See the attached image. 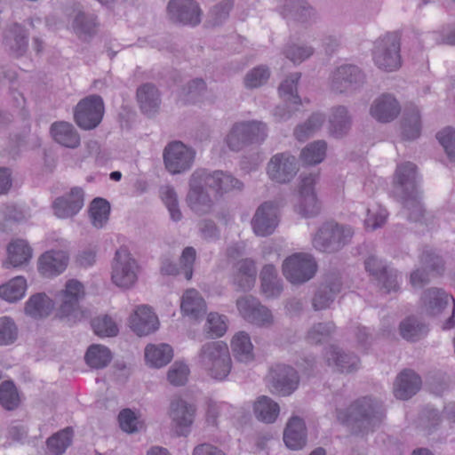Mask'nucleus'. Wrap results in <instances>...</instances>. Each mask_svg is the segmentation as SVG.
I'll return each mask as SVG.
<instances>
[{"mask_svg": "<svg viewBox=\"0 0 455 455\" xmlns=\"http://www.w3.org/2000/svg\"><path fill=\"white\" fill-rule=\"evenodd\" d=\"M417 167L407 162L397 166L395 180L401 188V199L408 220L418 222L423 216V206L419 200Z\"/></svg>", "mask_w": 455, "mask_h": 455, "instance_id": "obj_1", "label": "nucleus"}, {"mask_svg": "<svg viewBox=\"0 0 455 455\" xmlns=\"http://www.w3.org/2000/svg\"><path fill=\"white\" fill-rule=\"evenodd\" d=\"M385 417V410L380 401L363 397L355 401L348 408L346 423L356 434H366L379 426Z\"/></svg>", "mask_w": 455, "mask_h": 455, "instance_id": "obj_2", "label": "nucleus"}, {"mask_svg": "<svg viewBox=\"0 0 455 455\" xmlns=\"http://www.w3.org/2000/svg\"><path fill=\"white\" fill-rule=\"evenodd\" d=\"M199 367L211 378L225 379L231 371L228 347L223 341H210L202 346L197 356Z\"/></svg>", "mask_w": 455, "mask_h": 455, "instance_id": "obj_3", "label": "nucleus"}, {"mask_svg": "<svg viewBox=\"0 0 455 455\" xmlns=\"http://www.w3.org/2000/svg\"><path fill=\"white\" fill-rule=\"evenodd\" d=\"M267 134L268 128L264 122L241 121L233 124L225 140L232 151H240L250 145L262 144Z\"/></svg>", "mask_w": 455, "mask_h": 455, "instance_id": "obj_4", "label": "nucleus"}, {"mask_svg": "<svg viewBox=\"0 0 455 455\" xmlns=\"http://www.w3.org/2000/svg\"><path fill=\"white\" fill-rule=\"evenodd\" d=\"M400 38L395 33H387L376 40L372 52L375 65L385 71H395L401 66Z\"/></svg>", "mask_w": 455, "mask_h": 455, "instance_id": "obj_5", "label": "nucleus"}, {"mask_svg": "<svg viewBox=\"0 0 455 455\" xmlns=\"http://www.w3.org/2000/svg\"><path fill=\"white\" fill-rule=\"evenodd\" d=\"M422 309L428 315H438L445 308L451 306V316L444 323L443 329L450 330L455 328V299L452 295L446 292L443 289L431 287L425 290L420 297Z\"/></svg>", "mask_w": 455, "mask_h": 455, "instance_id": "obj_6", "label": "nucleus"}, {"mask_svg": "<svg viewBox=\"0 0 455 455\" xmlns=\"http://www.w3.org/2000/svg\"><path fill=\"white\" fill-rule=\"evenodd\" d=\"M317 264L314 258L307 253L297 252L286 258L283 263V274L293 284L307 282L314 277Z\"/></svg>", "mask_w": 455, "mask_h": 455, "instance_id": "obj_7", "label": "nucleus"}, {"mask_svg": "<svg viewBox=\"0 0 455 455\" xmlns=\"http://www.w3.org/2000/svg\"><path fill=\"white\" fill-rule=\"evenodd\" d=\"M138 269L136 260L126 248L121 247L116 251L111 279L116 286L126 289L132 287L137 281Z\"/></svg>", "mask_w": 455, "mask_h": 455, "instance_id": "obj_8", "label": "nucleus"}, {"mask_svg": "<svg viewBox=\"0 0 455 455\" xmlns=\"http://www.w3.org/2000/svg\"><path fill=\"white\" fill-rule=\"evenodd\" d=\"M195 156L193 148L179 140L168 143L163 153L165 168L172 174L189 170L193 165Z\"/></svg>", "mask_w": 455, "mask_h": 455, "instance_id": "obj_9", "label": "nucleus"}, {"mask_svg": "<svg viewBox=\"0 0 455 455\" xmlns=\"http://www.w3.org/2000/svg\"><path fill=\"white\" fill-rule=\"evenodd\" d=\"M104 114L103 100L99 95H90L81 100L75 109V121L84 130L97 127Z\"/></svg>", "mask_w": 455, "mask_h": 455, "instance_id": "obj_10", "label": "nucleus"}, {"mask_svg": "<svg viewBox=\"0 0 455 455\" xmlns=\"http://www.w3.org/2000/svg\"><path fill=\"white\" fill-rule=\"evenodd\" d=\"M202 172H194L189 179V190L186 202L189 209L196 215L210 214L213 211L214 200L204 188Z\"/></svg>", "mask_w": 455, "mask_h": 455, "instance_id": "obj_11", "label": "nucleus"}, {"mask_svg": "<svg viewBox=\"0 0 455 455\" xmlns=\"http://www.w3.org/2000/svg\"><path fill=\"white\" fill-rule=\"evenodd\" d=\"M365 83L363 72L355 65L344 64L338 67L331 76V90L338 93H347L361 88Z\"/></svg>", "mask_w": 455, "mask_h": 455, "instance_id": "obj_12", "label": "nucleus"}, {"mask_svg": "<svg viewBox=\"0 0 455 455\" xmlns=\"http://www.w3.org/2000/svg\"><path fill=\"white\" fill-rule=\"evenodd\" d=\"M236 307L241 316L250 323L260 327H267L273 323L271 311L251 295L239 298Z\"/></svg>", "mask_w": 455, "mask_h": 455, "instance_id": "obj_13", "label": "nucleus"}, {"mask_svg": "<svg viewBox=\"0 0 455 455\" xmlns=\"http://www.w3.org/2000/svg\"><path fill=\"white\" fill-rule=\"evenodd\" d=\"M299 164L296 157L289 152L275 154L267 165L269 179L277 183H288L297 174Z\"/></svg>", "mask_w": 455, "mask_h": 455, "instance_id": "obj_14", "label": "nucleus"}, {"mask_svg": "<svg viewBox=\"0 0 455 455\" xmlns=\"http://www.w3.org/2000/svg\"><path fill=\"white\" fill-rule=\"evenodd\" d=\"M300 77V73H292L281 83L278 88L281 98L286 104L294 105V110H298L297 107L301 104V99L297 93V86ZM288 108L290 106L275 108L274 116L278 121H286L291 118L292 112Z\"/></svg>", "mask_w": 455, "mask_h": 455, "instance_id": "obj_15", "label": "nucleus"}, {"mask_svg": "<svg viewBox=\"0 0 455 455\" xmlns=\"http://www.w3.org/2000/svg\"><path fill=\"white\" fill-rule=\"evenodd\" d=\"M269 382L274 392L290 395L299 386V377L295 369L285 364H275L269 371Z\"/></svg>", "mask_w": 455, "mask_h": 455, "instance_id": "obj_16", "label": "nucleus"}, {"mask_svg": "<svg viewBox=\"0 0 455 455\" xmlns=\"http://www.w3.org/2000/svg\"><path fill=\"white\" fill-rule=\"evenodd\" d=\"M167 10L173 22L192 27L201 22L202 11L195 0H171Z\"/></svg>", "mask_w": 455, "mask_h": 455, "instance_id": "obj_17", "label": "nucleus"}, {"mask_svg": "<svg viewBox=\"0 0 455 455\" xmlns=\"http://www.w3.org/2000/svg\"><path fill=\"white\" fill-rule=\"evenodd\" d=\"M84 204V193L79 187H74L68 193L57 197L52 203L53 213L60 219H68L76 215Z\"/></svg>", "mask_w": 455, "mask_h": 455, "instance_id": "obj_18", "label": "nucleus"}, {"mask_svg": "<svg viewBox=\"0 0 455 455\" xmlns=\"http://www.w3.org/2000/svg\"><path fill=\"white\" fill-rule=\"evenodd\" d=\"M316 174L301 176L299 185V212L306 218L314 217L320 212V204L315 193Z\"/></svg>", "mask_w": 455, "mask_h": 455, "instance_id": "obj_19", "label": "nucleus"}, {"mask_svg": "<svg viewBox=\"0 0 455 455\" xmlns=\"http://www.w3.org/2000/svg\"><path fill=\"white\" fill-rule=\"evenodd\" d=\"M60 295L61 304L59 308V316L60 318H76L79 315V300L84 295L83 284L77 280H68Z\"/></svg>", "mask_w": 455, "mask_h": 455, "instance_id": "obj_20", "label": "nucleus"}, {"mask_svg": "<svg viewBox=\"0 0 455 455\" xmlns=\"http://www.w3.org/2000/svg\"><path fill=\"white\" fill-rule=\"evenodd\" d=\"M278 225L277 206L272 202H265L259 206L252 220L254 233L259 236L271 235Z\"/></svg>", "mask_w": 455, "mask_h": 455, "instance_id": "obj_21", "label": "nucleus"}, {"mask_svg": "<svg viewBox=\"0 0 455 455\" xmlns=\"http://www.w3.org/2000/svg\"><path fill=\"white\" fill-rule=\"evenodd\" d=\"M196 172H202L201 178L204 185L220 196L233 189L241 190L243 188V183L240 180L222 171L210 172L206 170H196Z\"/></svg>", "mask_w": 455, "mask_h": 455, "instance_id": "obj_22", "label": "nucleus"}, {"mask_svg": "<svg viewBox=\"0 0 455 455\" xmlns=\"http://www.w3.org/2000/svg\"><path fill=\"white\" fill-rule=\"evenodd\" d=\"M68 259V255L64 251H48L38 259V271L44 277L59 275L67 268Z\"/></svg>", "mask_w": 455, "mask_h": 455, "instance_id": "obj_23", "label": "nucleus"}, {"mask_svg": "<svg viewBox=\"0 0 455 455\" xmlns=\"http://www.w3.org/2000/svg\"><path fill=\"white\" fill-rule=\"evenodd\" d=\"M158 326L157 316L148 306L138 307L130 316V327L138 336H147L156 331Z\"/></svg>", "mask_w": 455, "mask_h": 455, "instance_id": "obj_24", "label": "nucleus"}, {"mask_svg": "<svg viewBox=\"0 0 455 455\" xmlns=\"http://www.w3.org/2000/svg\"><path fill=\"white\" fill-rule=\"evenodd\" d=\"M341 291V281L338 276H331L323 283L312 299V306L315 311L323 310L333 303Z\"/></svg>", "mask_w": 455, "mask_h": 455, "instance_id": "obj_25", "label": "nucleus"}, {"mask_svg": "<svg viewBox=\"0 0 455 455\" xmlns=\"http://www.w3.org/2000/svg\"><path fill=\"white\" fill-rule=\"evenodd\" d=\"M195 408L182 399L177 398L171 403L170 416L176 424L177 432L180 435H187L193 423Z\"/></svg>", "mask_w": 455, "mask_h": 455, "instance_id": "obj_26", "label": "nucleus"}, {"mask_svg": "<svg viewBox=\"0 0 455 455\" xmlns=\"http://www.w3.org/2000/svg\"><path fill=\"white\" fill-rule=\"evenodd\" d=\"M329 366L334 367L339 372L350 373L359 368V358L352 353H347L338 347L331 346L325 352Z\"/></svg>", "mask_w": 455, "mask_h": 455, "instance_id": "obj_27", "label": "nucleus"}, {"mask_svg": "<svg viewBox=\"0 0 455 455\" xmlns=\"http://www.w3.org/2000/svg\"><path fill=\"white\" fill-rule=\"evenodd\" d=\"M400 110V105L395 98L390 94H382L373 101L371 115L379 122L388 123L399 115Z\"/></svg>", "mask_w": 455, "mask_h": 455, "instance_id": "obj_28", "label": "nucleus"}, {"mask_svg": "<svg viewBox=\"0 0 455 455\" xmlns=\"http://www.w3.org/2000/svg\"><path fill=\"white\" fill-rule=\"evenodd\" d=\"M283 442L291 450H300L307 443V428L304 420L297 416L291 417L283 432Z\"/></svg>", "mask_w": 455, "mask_h": 455, "instance_id": "obj_29", "label": "nucleus"}, {"mask_svg": "<svg viewBox=\"0 0 455 455\" xmlns=\"http://www.w3.org/2000/svg\"><path fill=\"white\" fill-rule=\"evenodd\" d=\"M420 377L413 371L404 370L396 378L394 385V395L401 400H407L420 388Z\"/></svg>", "mask_w": 455, "mask_h": 455, "instance_id": "obj_30", "label": "nucleus"}, {"mask_svg": "<svg viewBox=\"0 0 455 455\" xmlns=\"http://www.w3.org/2000/svg\"><path fill=\"white\" fill-rule=\"evenodd\" d=\"M3 44L14 57L23 56L28 45V35L20 24H13L6 32Z\"/></svg>", "mask_w": 455, "mask_h": 455, "instance_id": "obj_31", "label": "nucleus"}, {"mask_svg": "<svg viewBox=\"0 0 455 455\" xmlns=\"http://www.w3.org/2000/svg\"><path fill=\"white\" fill-rule=\"evenodd\" d=\"M54 308V301L44 292L31 295L25 303V314L36 320L43 319L51 315Z\"/></svg>", "mask_w": 455, "mask_h": 455, "instance_id": "obj_32", "label": "nucleus"}, {"mask_svg": "<svg viewBox=\"0 0 455 455\" xmlns=\"http://www.w3.org/2000/svg\"><path fill=\"white\" fill-rule=\"evenodd\" d=\"M180 309L183 315L198 320L206 314V303L196 289H188L181 297Z\"/></svg>", "mask_w": 455, "mask_h": 455, "instance_id": "obj_33", "label": "nucleus"}, {"mask_svg": "<svg viewBox=\"0 0 455 455\" xmlns=\"http://www.w3.org/2000/svg\"><path fill=\"white\" fill-rule=\"evenodd\" d=\"M51 134L60 145L76 148L80 145V136L73 124L68 122H55L51 125Z\"/></svg>", "mask_w": 455, "mask_h": 455, "instance_id": "obj_34", "label": "nucleus"}, {"mask_svg": "<svg viewBox=\"0 0 455 455\" xmlns=\"http://www.w3.org/2000/svg\"><path fill=\"white\" fill-rule=\"evenodd\" d=\"M7 259L4 265L18 267H21L32 258V249L28 243L23 239H14L7 246Z\"/></svg>", "mask_w": 455, "mask_h": 455, "instance_id": "obj_35", "label": "nucleus"}, {"mask_svg": "<svg viewBox=\"0 0 455 455\" xmlns=\"http://www.w3.org/2000/svg\"><path fill=\"white\" fill-rule=\"evenodd\" d=\"M99 21L93 13L79 11L72 22L75 34L82 40L92 38L97 32Z\"/></svg>", "mask_w": 455, "mask_h": 455, "instance_id": "obj_36", "label": "nucleus"}, {"mask_svg": "<svg viewBox=\"0 0 455 455\" xmlns=\"http://www.w3.org/2000/svg\"><path fill=\"white\" fill-rule=\"evenodd\" d=\"M257 269L251 259H243L236 263L234 282L242 291L251 290L256 282Z\"/></svg>", "mask_w": 455, "mask_h": 455, "instance_id": "obj_37", "label": "nucleus"}, {"mask_svg": "<svg viewBox=\"0 0 455 455\" xmlns=\"http://www.w3.org/2000/svg\"><path fill=\"white\" fill-rule=\"evenodd\" d=\"M261 290L267 298L278 297L283 291L281 279L274 265H265L260 272Z\"/></svg>", "mask_w": 455, "mask_h": 455, "instance_id": "obj_38", "label": "nucleus"}, {"mask_svg": "<svg viewBox=\"0 0 455 455\" xmlns=\"http://www.w3.org/2000/svg\"><path fill=\"white\" fill-rule=\"evenodd\" d=\"M401 133L405 140H413L419 137L421 132V120L417 108L405 109L401 121Z\"/></svg>", "mask_w": 455, "mask_h": 455, "instance_id": "obj_39", "label": "nucleus"}, {"mask_svg": "<svg viewBox=\"0 0 455 455\" xmlns=\"http://www.w3.org/2000/svg\"><path fill=\"white\" fill-rule=\"evenodd\" d=\"M231 349L234 357L241 363H249L253 360V345L251 338L245 331H239L231 340Z\"/></svg>", "mask_w": 455, "mask_h": 455, "instance_id": "obj_40", "label": "nucleus"}, {"mask_svg": "<svg viewBox=\"0 0 455 455\" xmlns=\"http://www.w3.org/2000/svg\"><path fill=\"white\" fill-rule=\"evenodd\" d=\"M137 99L143 113L153 114L157 111L160 98L157 88L152 84H145L137 90Z\"/></svg>", "mask_w": 455, "mask_h": 455, "instance_id": "obj_41", "label": "nucleus"}, {"mask_svg": "<svg viewBox=\"0 0 455 455\" xmlns=\"http://www.w3.org/2000/svg\"><path fill=\"white\" fill-rule=\"evenodd\" d=\"M253 411L259 421L273 423L279 415L280 407L279 404L270 397L261 395L254 403Z\"/></svg>", "mask_w": 455, "mask_h": 455, "instance_id": "obj_42", "label": "nucleus"}, {"mask_svg": "<svg viewBox=\"0 0 455 455\" xmlns=\"http://www.w3.org/2000/svg\"><path fill=\"white\" fill-rule=\"evenodd\" d=\"M173 351L168 344H149L145 348V359L153 367L160 368L166 365L172 358Z\"/></svg>", "mask_w": 455, "mask_h": 455, "instance_id": "obj_43", "label": "nucleus"}, {"mask_svg": "<svg viewBox=\"0 0 455 455\" xmlns=\"http://www.w3.org/2000/svg\"><path fill=\"white\" fill-rule=\"evenodd\" d=\"M112 357V353L108 347L100 344H92L87 348L84 360L88 366L98 370L107 367Z\"/></svg>", "mask_w": 455, "mask_h": 455, "instance_id": "obj_44", "label": "nucleus"}, {"mask_svg": "<svg viewBox=\"0 0 455 455\" xmlns=\"http://www.w3.org/2000/svg\"><path fill=\"white\" fill-rule=\"evenodd\" d=\"M401 336L408 341H417L428 332L427 326L414 316H409L399 325Z\"/></svg>", "mask_w": 455, "mask_h": 455, "instance_id": "obj_45", "label": "nucleus"}, {"mask_svg": "<svg viewBox=\"0 0 455 455\" xmlns=\"http://www.w3.org/2000/svg\"><path fill=\"white\" fill-rule=\"evenodd\" d=\"M330 131L339 137L345 134L350 128L351 117L348 115L347 108L344 106H338L331 109L330 117Z\"/></svg>", "mask_w": 455, "mask_h": 455, "instance_id": "obj_46", "label": "nucleus"}, {"mask_svg": "<svg viewBox=\"0 0 455 455\" xmlns=\"http://www.w3.org/2000/svg\"><path fill=\"white\" fill-rule=\"evenodd\" d=\"M73 438V430L71 427H66L54 434L47 439L46 445L48 452L52 455H61L71 444Z\"/></svg>", "mask_w": 455, "mask_h": 455, "instance_id": "obj_47", "label": "nucleus"}, {"mask_svg": "<svg viewBox=\"0 0 455 455\" xmlns=\"http://www.w3.org/2000/svg\"><path fill=\"white\" fill-rule=\"evenodd\" d=\"M332 231L331 243H329V245L325 244V246L319 244L323 252H332L339 250L347 244L353 236V230L350 227L341 226L334 222H332Z\"/></svg>", "mask_w": 455, "mask_h": 455, "instance_id": "obj_48", "label": "nucleus"}, {"mask_svg": "<svg viewBox=\"0 0 455 455\" xmlns=\"http://www.w3.org/2000/svg\"><path fill=\"white\" fill-rule=\"evenodd\" d=\"M313 10L304 0H284L283 14L285 17L305 22L312 15Z\"/></svg>", "mask_w": 455, "mask_h": 455, "instance_id": "obj_49", "label": "nucleus"}, {"mask_svg": "<svg viewBox=\"0 0 455 455\" xmlns=\"http://www.w3.org/2000/svg\"><path fill=\"white\" fill-rule=\"evenodd\" d=\"M27 291V281L23 276H16L2 284V299L16 302L21 299Z\"/></svg>", "mask_w": 455, "mask_h": 455, "instance_id": "obj_50", "label": "nucleus"}, {"mask_svg": "<svg viewBox=\"0 0 455 455\" xmlns=\"http://www.w3.org/2000/svg\"><path fill=\"white\" fill-rule=\"evenodd\" d=\"M325 121V117L321 113L313 114L304 124L298 125L294 131L296 139L304 141L315 134Z\"/></svg>", "mask_w": 455, "mask_h": 455, "instance_id": "obj_51", "label": "nucleus"}, {"mask_svg": "<svg viewBox=\"0 0 455 455\" xmlns=\"http://www.w3.org/2000/svg\"><path fill=\"white\" fill-rule=\"evenodd\" d=\"M110 204L103 198H94L90 205V216L92 225L98 228H102L108 220Z\"/></svg>", "mask_w": 455, "mask_h": 455, "instance_id": "obj_52", "label": "nucleus"}, {"mask_svg": "<svg viewBox=\"0 0 455 455\" xmlns=\"http://www.w3.org/2000/svg\"><path fill=\"white\" fill-rule=\"evenodd\" d=\"M336 329L332 322L314 324L307 332L306 339L310 344H321L330 339Z\"/></svg>", "mask_w": 455, "mask_h": 455, "instance_id": "obj_53", "label": "nucleus"}, {"mask_svg": "<svg viewBox=\"0 0 455 455\" xmlns=\"http://www.w3.org/2000/svg\"><path fill=\"white\" fill-rule=\"evenodd\" d=\"M327 145L323 140H316L308 144L300 154L301 160L306 164H320L325 157Z\"/></svg>", "mask_w": 455, "mask_h": 455, "instance_id": "obj_54", "label": "nucleus"}, {"mask_svg": "<svg viewBox=\"0 0 455 455\" xmlns=\"http://www.w3.org/2000/svg\"><path fill=\"white\" fill-rule=\"evenodd\" d=\"M314 48L307 44H287L283 48V55L293 64H300L314 54Z\"/></svg>", "mask_w": 455, "mask_h": 455, "instance_id": "obj_55", "label": "nucleus"}, {"mask_svg": "<svg viewBox=\"0 0 455 455\" xmlns=\"http://www.w3.org/2000/svg\"><path fill=\"white\" fill-rule=\"evenodd\" d=\"M270 76L269 68L259 65L251 69L243 79L244 86L248 89L258 88L267 83Z\"/></svg>", "mask_w": 455, "mask_h": 455, "instance_id": "obj_56", "label": "nucleus"}, {"mask_svg": "<svg viewBox=\"0 0 455 455\" xmlns=\"http://www.w3.org/2000/svg\"><path fill=\"white\" fill-rule=\"evenodd\" d=\"M92 327L94 333L101 338L114 337L118 333L117 325L108 315L94 318L92 321Z\"/></svg>", "mask_w": 455, "mask_h": 455, "instance_id": "obj_57", "label": "nucleus"}, {"mask_svg": "<svg viewBox=\"0 0 455 455\" xmlns=\"http://www.w3.org/2000/svg\"><path fill=\"white\" fill-rule=\"evenodd\" d=\"M20 403L19 392L12 381L2 382V408L7 411L16 409Z\"/></svg>", "mask_w": 455, "mask_h": 455, "instance_id": "obj_58", "label": "nucleus"}, {"mask_svg": "<svg viewBox=\"0 0 455 455\" xmlns=\"http://www.w3.org/2000/svg\"><path fill=\"white\" fill-rule=\"evenodd\" d=\"M162 200L167 207L171 219L173 221H179L182 218V213L179 207V202L175 190L171 187H165L161 190Z\"/></svg>", "mask_w": 455, "mask_h": 455, "instance_id": "obj_59", "label": "nucleus"}, {"mask_svg": "<svg viewBox=\"0 0 455 455\" xmlns=\"http://www.w3.org/2000/svg\"><path fill=\"white\" fill-rule=\"evenodd\" d=\"M233 8V3L225 0L214 5L209 12L208 21L212 26L222 24L229 16V12Z\"/></svg>", "mask_w": 455, "mask_h": 455, "instance_id": "obj_60", "label": "nucleus"}, {"mask_svg": "<svg viewBox=\"0 0 455 455\" xmlns=\"http://www.w3.org/2000/svg\"><path fill=\"white\" fill-rule=\"evenodd\" d=\"M188 366L181 362H175L168 371L167 379L173 386H183L188 381Z\"/></svg>", "mask_w": 455, "mask_h": 455, "instance_id": "obj_61", "label": "nucleus"}, {"mask_svg": "<svg viewBox=\"0 0 455 455\" xmlns=\"http://www.w3.org/2000/svg\"><path fill=\"white\" fill-rule=\"evenodd\" d=\"M206 84L203 79L196 78L188 84L180 92V98L184 102H195L205 90Z\"/></svg>", "mask_w": 455, "mask_h": 455, "instance_id": "obj_62", "label": "nucleus"}, {"mask_svg": "<svg viewBox=\"0 0 455 455\" xmlns=\"http://www.w3.org/2000/svg\"><path fill=\"white\" fill-rule=\"evenodd\" d=\"M399 279H401V275L398 274L397 270L388 267L377 280L380 285V289L384 292L389 293L398 290Z\"/></svg>", "mask_w": 455, "mask_h": 455, "instance_id": "obj_63", "label": "nucleus"}, {"mask_svg": "<svg viewBox=\"0 0 455 455\" xmlns=\"http://www.w3.org/2000/svg\"><path fill=\"white\" fill-rule=\"evenodd\" d=\"M436 138L450 159L455 161V130L446 127L437 133Z\"/></svg>", "mask_w": 455, "mask_h": 455, "instance_id": "obj_64", "label": "nucleus"}]
</instances>
